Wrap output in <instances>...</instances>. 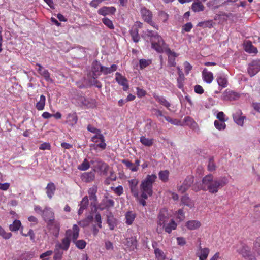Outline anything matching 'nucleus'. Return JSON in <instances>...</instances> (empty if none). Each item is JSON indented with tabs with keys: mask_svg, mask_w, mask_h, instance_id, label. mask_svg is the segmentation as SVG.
Wrapping results in <instances>:
<instances>
[{
	"mask_svg": "<svg viewBox=\"0 0 260 260\" xmlns=\"http://www.w3.org/2000/svg\"><path fill=\"white\" fill-rule=\"evenodd\" d=\"M152 246L154 249V254L156 260H169L162 250L155 247L154 244H152Z\"/></svg>",
	"mask_w": 260,
	"mask_h": 260,
	"instance_id": "31",
	"label": "nucleus"
},
{
	"mask_svg": "<svg viewBox=\"0 0 260 260\" xmlns=\"http://www.w3.org/2000/svg\"><path fill=\"white\" fill-rule=\"evenodd\" d=\"M209 252L210 250L208 248H202L200 245L197 255L199 257V260H206L208 256Z\"/></svg>",
	"mask_w": 260,
	"mask_h": 260,
	"instance_id": "21",
	"label": "nucleus"
},
{
	"mask_svg": "<svg viewBox=\"0 0 260 260\" xmlns=\"http://www.w3.org/2000/svg\"><path fill=\"white\" fill-rule=\"evenodd\" d=\"M185 226L189 230H196L201 226V223L198 220H191L186 222Z\"/></svg>",
	"mask_w": 260,
	"mask_h": 260,
	"instance_id": "25",
	"label": "nucleus"
},
{
	"mask_svg": "<svg viewBox=\"0 0 260 260\" xmlns=\"http://www.w3.org/2000/svg\"><path fill=\"white\" fill-rule=\"evenodd\" d=\"M79 227L77 224H74L72 241L78 248L80 249H83L85 248L87 243L84 240H77L79 235Z\"/></svg>",
	"mask_w": 260,
	"mask_h": 260,
	"instance_id": "7",
	"label": "nucleus"
},
{
	"mask_svg": "<svg viewBox=\"0 0 260 260\" xmlns=\"http://www.w3.org/2000/svg\"><path fill=\"white\" fill-rule=\"evenodd\" d=\"M130 34L132 36L133 41L135 43L139 42L140 36L138 34V29L136 25H134L130 30Z\"/></svg>",
	"mask_w": 260,
	"mask_h": 260,
	"instance_id": "37",
	"label": "nucleus"
},
{
	"mask_svg": "<svg viewBox=\"0 0 260 260\" xmlns=\"http://www.w3.org/2000/svg\"><path fill=\"white\" fill-rule=\"evenodd\" d=\"M78 121V117L76 113H70L67 117L66 123L71 126H74Z\"/></svg>",
	"mask_w": 260,
	"mask_h": 260,
	"instance_id": "28",
	"label": "nucleus"
},
{
	"mask_svg": "<svg viewBox=\"0 0 260 260\" xmlns=\"http://www.w3.org/2000/svg\"><path fill=\"white\" fill-rule=\"evenodd\" d=\"M143 36L145 39L148 38L150 39L152 48L158 53H165L169 49L167 44L157 32L147 30L143 32Z\"/></svg>",
	"mask_w": 260,
	"mask_h": 260,
	"instance_id": "3",
	"label": "nucleus"
},
{
	"mask_svg": "<svg viewBox=\"0 0 260 260\" xmlns=\"http://www.w3.org/2000/svg\"><path fill=\"white\" fill-rule=\"evenodd\" d=\"M151 63L152 60L151 59H141L139 60L140 68V69H143L151 64Z\"/></svg>",
	"mask_w": 260,
	"mask_h": 260,
	"instance_id": "52",
	"label": "nucleus"
},
{
	"mask_svg": "<svg viewBox=\"0 0 260 260\" xmlns=\"http://www.w3.org/2000/svg\"><path fill=\"white\" fill-rule=\"evenodd\" d=\"M237 252L245 260H256L251 252L250 248L247 245L241 243L237 247Z\"/></svg>",
	"mask_w": 260,
	"mask_h": 260,
	"instance_id": "6",
	"label": "nucleus"
},
{
	"mask_svg": "<svg viewBox=\"0 0 260 260\" xmlns=\"http://www.w3.org/2000/svg\"><path fill=\"white\" fill-rule=\"evenodd\" d=\"M89 205V201L87 196H85L79 204L80 207L78 212L79 215H81L84 211L87 209Z\"/></svg>",
	"mask_w": 260,
	"mask_h": 260,
	"instance_id": "24",
	"label": "nucleus"
},
{
	"mask_svg": "<svg viewBox=\"0 0 260 260\" xmlns=\"http://www.w3.org/2000/svg\"><path fill=\"white\" fill-rule=\"evenodd\" d=\"M208 169L209 171H213L216 169V165L214 162L213 158L211 157L209 160Z\"/></svg>",
	"mask_w": 260,
	"mask_h": 260,
	"instance_id": "58",
	"label": "nucleus"
},
{
	"mask_svg": "<svg viewBox=\"0 0 260 260\" xmlns=\"http://www.w3.org/2000/svg\"><path fill=\"white\" fill-rule=\"evenodd\" d=\"M245 118V117L242 115V112L240 110L237 111L233 114L234 121L240 126H243Z\"/></svg>",
	"mask_w": 260,
	"mask_h": 260,
	"instance_id": "23",
	"label": "nucleus"
},
{
	"mask_svg": "<svg viewBox=\"0 0 260 260\" xmlns=\"http://www.w3.org/2000/svg\"><path fill=\"white\" fill-rule=\"evenodd\" d=\"M191 9L194 12L203 11L204 10V6L201 2H196L192 3Z\"/></svg>",
	"mask_w": 260,
	"mask_h": 260,
	"instance_id": "39",
	"label": "nucleus"
},
{
	"mask_svg": "<svg viewBox=\"0 0 260 260\" xmlns=\"http://www.w3.org/2000/svg\"><path fill=\"white\" fill-rule=\"evenodd\" d=\"M91 141L95 143H97L96 145V148H100L102 149H104L106 148V144L105 142L104 137L101 132L95 134L91 138Z\"/></svg>",
	"mask_w": 260,
	"mask_h": 260,
	"instance_id": "13",
	"label": "nucleus"
},
{
	"mask_svg": "<svg viewBox=\"0 0 260 260\" xmlns=\"http://www.w3.org/2000/svg\"><path fill=\"white\" fill-rule=\"evenodd\" d=\"M260 71V59L252 61L248 66V73L252 77Z\"/></svg>",
	"mask_w": 260,
	"mask_h": 260,
	"instance_id": "12",
	"label": "nucleus"
},
{
	"mask_svg": "<svg viewBox=\"0 0 260 260\" xmlns=\"http://www.w3.org/2000/svg\"><path fill=\"white\" fill-rule=\"evenodd\" d=\"M214 126L218 130H224L225 128L226 124L224 122L221 121L215 120L214 121Z\"/></svg>",
	"mask_w": 260,
	"mask_h": 260,
	"instance_id": "55",
	"label": "nucleus"
},
{
	"mask_svg": "<svg viewBox=\"0 0 260 260\" xmlns=\"http://www.w3.org/2000/svg\"><path fill=\"white\" fill-rule=\"evenodd\" d=\"M197 26L202 27L203 28H211L213 27V21L212 20H208L200 22L198 23Z\"/></svg>",
	"mask_w": 260,
	"mask_h": 260,
	"instance_id": "51",
	"label": "nucleus"
},
{
	"mask_svg": "<svg viewBox=\"0 0 260 260\" xmlns=\"http://www.w3.org/2000/svg\"><path fill=\"white\" fill-rule=\"evenodd\" d=\"M87 128L88 131L95 134H97L101 132V131L100 129L95 128V127L90 124L87 126Z\"/></svg>",
	"mask_w": 260,
	"mask_h": 260,
	"instance_id": "63",
	"label": "nucleus"
},
{
	"mask_svg": "<svg viewBox=\"0 0 260 260\" xmlns=\"http://www.w3.org/2000/svg\"><path fill=\"white\" fill-rule=\"evenodd\" d=\"M140 142L145 146H151L154 142V139L152 138H146L145 136H141L140 139Z\"/></svg>",
	"mask_w": 260,
	"mask_h": 260,
	"instance_id": "41",
	"label": "nucleus"
},
{
	"mask_svg": "<svg viewBox=\"0 0 260 260\" xmlns=\"http://www.w3.org/2000/svg\"><path fill=\"white\" fill-rule=\"evenodd\" d=\"M114 205V201L113 200L106 199L102 200V202L99 205V208L101 210L105 209H109L113 207Z\"/></svg>",
	"mask_w": 260,
	"mask_h": 260,
	"instance_id": "22",
	"label": "nucleus"
},
{
	"mask_svg": "<svg viewBox=\"0 0 260 260\" xmlns=\"http://www.w3.org/2000/svg\"><path fill=\"white\" fill-rule=\"evenodd\" d=\"M90 162L85 158L83 161L78 166V169L80 171H86L90 168Z\"/></svg>",
	"mask_w": 260,
	"mask_h": 260,
	"instance_id": "48",
	"label": "nucleus"
},
{
	"mask_svg": "<svg viewBox=\"0 0 260 260\" xmlns=\"http://www.w3.org/2000/svg\"><path fill=\"white\" fill-rule=\"evenodd\" d=\"M73 232V227L72 230L69 229L67 230L65 234V237L61 240L60 243H57L55 246L63 251H67L70 247L71 240H72Z\"/></svg>",
	"mask_w": 260,
	"mask_h": 260,
	"instance_id": "5",
	"label": "nucleus"
},
{
	"mask_svg": "<svg viewBox=\"0 0 260 260\" xmlns=\"http://www.w3.org/2000/svg\"><path fill=\"white\" fill-rule=\"evenodd\" d=\"M42 216L47 223L55 220L54 212L50 207H47L43 210Z\"/></svg>",
	"mask_w": 260,
	"mask_h": 260,
	"instance_id": "14",
	"label": "nucleus"
},
{
	"mask_svg": "<svg viewBox=\"0 0 260 260\" xmlns=\"http://www.w3.org/2000/svg\"><path fill=\"white\" fill-rule=\"evenodd\" d=\"M48 228L50 233L55 238H57L59 235L60 229V222L57 220L52 221L47 223Z\"/></svg>",
	"mask_w": 260,
	"mask_h": 260,
	"instance_id": "10",
	"label": "nucleus"
},
{
	"mask_svg": "<svg viewBox=\"0 0 260 260\" xmlns=\"http://www.w3.org/2000/svg\"><path fill=\"white\" fill-rule=\"evenodd\" d=\"M122 163L123 164L127 169H129L132 172H137V166H135V164L132 162L131 161L127 159H123L121 161Z\"/></svg>",
	"mask_w": 260,
	"mask_h": 260,
	"instance_id": "44",
	"label": "nucleus"
},
{
	"mask_svg": "<svg viewBox=\"0 0 260 260\" xmlns=\"http://www.w3.org/2000/svg\"><path fill=\"white\" fill-rule=\"evenodd\" d=\"M164 118L169 122L172 124L178 125L180 123V121L176 119H172L169 116H164Z\"/></svg>",
	"mask_w": 260,
	"mask_h": 260,
	"instance_id": "61",
	"label": "nucleus"
},
{
	"mask_svg": "<svg viewBox=\"0 0 260 260\" xmlns=\"http://www.w3.org/2000/svg\"><path fill=\"white\" fill-rule=\"evenodd\" d=\"M139 180L138 179H132L128 181V184L131 190L132 194L137 199H139L141 197L138 185Z\"/></svg>",
	"mask_w": 260,
	"mask_h": 260,
	"instance_id": "9",
	"label": "nucleus"
},
{
	"mask_svg": "<svg viewBox=\"0 0 260 260\" xmlns=\"http://www.w3.org/2000/svg\"><path fill=\"white\" fill-rule=\"evenodd\" d=\"M46 98L44 95H41L40 96V100L36 103V108L38 110H42L44 109L45 105Z\"/></svg>",
	"mask_w": 260,
	"mask_h": 260,
	"instance_id": "46",
	"label": "nucleus"
},
{
	"mask_svg": "<svg viewBox=\"0 0 260 260\" xmlns=\"http://www.w3.org/2000/svg\"><path fill=\"white\" fill-rule=\"evenodd\" d=\"M202 77L204 81L207 83H211L213 80V74L208 71L207 69H204L202 72Z\"/></svg>",
	"mask_w": 260,
	"mask_h": 260,
	"instance_id": "26",
	"label": "nucleus"
},
{
	"mask_svg": "<svg viewBox=\"0 0 260 260\" xmlns=\"http://www.w3.org/2000/svg\"><path fill=\"white\" fill-rule=\"evenodd\" d=\"M103 66L100 62L95 60L92 64V74L95 78H98L102 73Z\"/></svg>",
	"mask_w": 260,
	"mask_h": 260,
	"instance_id": "19",
	"label": "nucleus"
},
{
	"mask_svg": "<svg viewBox=\"0 0 260 260\" xmlns=\"http://www.w3.org/2000/svg\"><path fill=\"white\" fill-rule=\"evenodd\" d=\"M167 50L165 53L168 57V64L170 67H175L176 65L175 57L177 56L176 54L170 49Z\"/></svg>",
	"mask_w": 260,
	"mask_h": 260,
	"instance_id": "27",
	"label": "nucleus"
},
{
	"mask_svg": "<svg viewBox=\"0 0 260 260\" xmlns=\"http://www.w3.org/2000/svg\"><path fill=\"white\" fill-rule=\"evenodd\" d=\"M194 92L197 94H201L204 93V90L203 87L199 85H196L194 87Z\"/></svg>",
	"mask_w": 260,
	"mask_h": 260,
	"instance_id": "64",
	"label": "nucleus"
},
{
	"mask_svg": "<svg viewBox=\"0 0 260 260\" xmlns=\"http://www.w3.org/2000/svg\"><path fill=\"white\" fill-rule=\"evenodd\" d=\"M0 236L4 239H8L11 237L12 234L11 233H6L3 228L0 226Z\"/></svg>",
	"mask_w": 260,
	"mask_h": 260,
	"instance_id": "59",
	"label": "nucleus"
},
{
	"mask_svg": "<svg viewBox=\"0 0 260 260\" xmlns=\"http://www.w3.org/2000/svg\"><path fill=\"white\" fill-rule=\"evenodd\" d=\"M207 6L211 9H216L218 7V0H211L207 3Z\"/></svg>",
	"mask_w": 260,
	"mask_h": 260,
	"instance_id": "57",
	"label": "nucleus"
},
{
	"mask_svg": "<svg viewBox=\"0 0 260 260\" xmlns=\"http://www.w3.org/2000/svg\"><path fill=\"white\" fill-rule=\"evenodd\" d=\"M63 255V251L60 249L55 246L54 260H61Z\"/></svg>",
	"mask_w": 260,
	"mask_h": 260,
	"instance_id": "50",
	"label": "nucleus"
},
{
	"mask_svg": "<svg viewBox=\"0 0 260 260\" xmlns=\"http://www.w3.org/2000/svg\"><path fill=\"white\" fill-rule=\"evenodd\" d=\"M95 177V172L94 171L85 172L81 175V180L86 183H89L93 181Z\"/></svg>",
	"mask_w": 260,
	"mask_h": 260,
	"instance_id": "20",
	"label": "nucleus"
},
{
	"mask_svg": "<svg viewBox=\"0 0 260 260\" xmlns=\"http://www.w3.org/2000/svg\"><path fill=\"white\" fill-rule=\"evenodd\" d=\"M244 47L245 51L249 53H257L258 52L256 48L254 47L250 41H245Z\"/></svg>",
	"mask_w": 260,
	"mask_h": 260,
	"instance_id": "36",
	"label": "nucleus"
},
{
	"mask_svg": "<svg viewBox=\"0 0 260 260\" xmlns=\"http://www.w3.org/2000/svg\"><path fill=\"white\" fill-rule=\"evenodd\" d=\"M36 66L38 67L37 71L44 78L45 80L51 83L53 82V80L50 77V73H49L48 71L43 68L39 63H37Z\"/></svg>",
	"mask_w": 260,
	"mask_h": 260,
	"instance_id": "18",
	"label": "nucleus"
},
{
	"mask_svg": "<svg viewBox=\"0 0 260 260\" xmlns=\"http://www.w3.org/2000/svg\"><path fill=\"white\" fill-rule=\"evenodd\" d=\"M140 12L143 19L145 22H147L157 29H158V25H155L154 23L152 21V14L150 10L145 7H143L141 8Z\"/></svg>",
	"mask_w": 260,
	"mask_h": 260,
	"instance_id": "8",
	"label": "nucleus"
},
{
	"mask_svg": "<svg viewBox=\"0 0 260 260\" xmlns=\"http://www.w3.org/2000/svg\"><path fill=\"white\" fill-rule=\"evenodd\" d=\"M80 101L82 105L85 106L87 108H93L96 106V102L94 100L82 97L80 99Z\"/></svg>",
	"mask_w": 260,
	"mask_h": 260,
	"instance_id": "32",
	"label": "nucleus"
},
{
	"mask_svg": "<svg viewBox=\"0 0 260 260\" xmlns=\"http://www.w3.org/2000/svg\"><path fill=\"white\" fill-rule=\"evenodd\" d=\"M253 251L254 254L260 256V237H257L254 242Z\"/></svg>",
	"mask_w": 260,
	"mask_h": 260,
	"instance_id": "40",
	"label": "nucleus"
},
{
	"mask_svg": "<svg viewBox=\"0 0 260 260\" xmlns=\"http://www.w3.org/2000/svg\"><path fill=\"white\" fill-rule=\"evenodd\" d=\"M115 76L116 81L119 85L123 86V90L124 91L127 90L128 88L127 80L118 72L116 73Z\"/></svg>",
	"mask_w": 260,
	"mask_h": 260,
	"instance_id": "17",
	"label": "nucleus"
},
{
	"mask_svg": "<svg viewBox=\"0 0 260 260\" xmlns=\"http://www.w3.org/2000/svg\"><path fill=\"white\" fill-rule=\"evenodd\" d=\"M97 190L98 187L95 185H93L89 189L88 193L90 200H93L94 201H96L97 200V197L96 196Z\"/></svg>",
	"mask_w": 260,
	"mask_h": 260,
	"instance_id": "38",
	"label": "nucleus"
},
{
	"mask_svg": "<svg viewBox=\"0 0 260 260\" xmlns=\"http://www.w3.org/2000/svg\"><path fill=\"white\" fill-rule=\"evenodd\" d=\"M90 164L93 165V171L95 172L96 170H102L106 164L99 159L91 160Z\"/></svg>",
	"mask_w": 260,
	"mask_h": 260,
	"instance_id": "34",
	"label": "nucleus"
},
{
	"mask_svg": "<svg viewBox=\"0 0 260 260\" xmlns=\"http://www.w3.org/2000/svg\"><path fill=\"white\" fill-rule=\"evenodd\" d=\"M228 183L227 178L225 177L214 179L211 174L205 176L202 179V184L200 187L194 184L192 186V189L198 191L201 189L205 190H209L210 193H215L218 191L219 189L222 188Z\"/></svg>",
	"mask_w": 260,
	"mask_h": 260,
	"instance_id": "1",
	"label": "nucleus"
},
{
	"mask_svg": "<svg viewBox=\"0 0 260 260\" xmlns=\"http://www.w3.org/2000/svg\"><path fill=\"white\" fill-rule=\"evenodd\" d=\"M136 217V214L132 211H128L125 214V220L126 224L132 225Z\"/></svg>",
	"mask_w": 260,
	"mask_h": 260,
	"instance_id": "29",
	"label": "nucleus"
},
{
	"mask_svg": "<svg viewBox=\"0 0 260 260\" xmlns=\"http://www.w3.org/2000/svg\"><path fill=\"white\" fill-rule=\"evenodd\" d=\"M169 172L167 170L160 171L158 173L159 179L164 182H166L169 180Z\"/></svg>",
	"mask_w": 260,
	"mask_h": 260,
	"instance_id": "45",
	"label": "nucleus"
},
{
	"mask_svg": "<svg viewBox=\"0 0 260 260\" xmlns=\"http://www.w3.org/2000/svg\"><path fill=\"white\" fill-rule=\"evenodd\" d=\"M181 203L190 208H192L193 206V203L188 196L186 195H185L181 198Z\"/></svg>",
	"mask_w": 260,
	"mask_h": 260,
	"instance_id": "49",
	"label": "nucleus"
},
{
	"mask_svg": "<svg viewBox=\"0 0 260 260\" xmlns=\"http://www.w3.org/2000/svg\"><path fill=\"white\" fill-rule=\"evenodd\" d=\"M156 100L160 104L164 106L167 108H169L171 106L170 103L166 99V98L162 96L154 95Z\"/></svg>",
	"mask_w": 260,
	"mask_h": 260,
	"instance_id": "42",
	"label": "nucleus"
},
{
	"mask_svg": "<svg viewBox=\"0 0 260 260\" xmlns=\"http://www.w3.org/2000/svg\"><path fill=\"white\" fill-rule=\"evenodd\" d=\"M157 176L155 174L148 175L140 184L141 197L147 199L152 194L153 184L155 181Z\"/></svg>",
	"mask_w": 260,
	"mask_h": 260,
	"instance_id": "4",
	"label": "nucleus"
},
{
	"mask_svg": "<svg viewBox=\"0 0 260 260\" xmlns=\"http://www.w3.org/2000/svg\"><path fill=\"white\" fill-rule=\"evenodd\" d=\"M193 25L191 22H188L182 27V31L189 32L192 29Z\"/></svg>",
	"mask_w": 260,
	"mask_h": 260,
	"instance_id": "60",
	"label": "nucleus"
},
{
	"mask_svg": "<svg viewBox=\"0 0 260 260\" xmlns=\"http://www.w3.org/2000/svg\"><path fill=\"white\" fill-rule=\"evenodd\" d=\"M96 78H95L94 76L93 75L92 78L89 80V83L90 85H93L98 88H101L102 87V84L100 81L96 79Z\"/></svg>",
	"mask_w": 260,
	"mask_h": 260,
	"instance_id": "53",
	"label": "nucleus"
},
{
	"mask_svg": "<svg viewBox=\"0 0 260 260\" xmlns=\"http://www.w3.org/2000/svg\"><path fill=\"white\" fill-rule=\"evenodd\" d=\"M217 81L219 86L225 88L228 86V79L226 75L220 74L217 77Z\"/></svg>",
	"mask_w": 260,
	"mask_h": 260,
	"instance_id": "35",
	"label": "nucleus"
},
{
	"mask_svg": "<svg viewBox=\"0 0 260 260\" xmlns=\"http://www.w3.org/2000/svg\"><path fill=\"white\" fill-rule=\"evenodd\" d=\"M117 69V66L116 64H112L110 67L103 66L102 73L105 75H107L115 71Z\"/></svg>",
	"mask_w": 260,
	"mask_h": 260,
	"instance_id": "47",
	"label": "nucleus"
},
{
	"mask_svg": "<svg viewBox=\"0 0 260 260\" xmlns=\"http://www.w3.org/2000/svg\"><path fill=\"white\" fill-rule=\"evenodd\" d=\"M175 215L176 219H178L179 221L183 220L185 218L183 210L182 209L178 210Z\"/></svg>",
	"mask_w": 260,
	"mask_h": 260,
	"instance_id": "56",
	"label": "nucleus"
},
{
	"mask_svg": "<svg viewBox=\"0 0 260 260\" xmlns=\"http://www.w3.org/2000/svg\"><path fill=\"white\" fill-rule=\"evenodd\" d=\"M102 22L109 29H113L114 26L112 21L107 17H104L102 19Z\"/></svg>",
	"mask_w": 260,
	"mask_h": 260,
	"instance_id": "54",
	"label": "nucleus"
},
{
	"mask_svg": "<svg viewBox=\"0 0 260 260\" xmlns=\"http://www.w3.org/2000/svg\"><path fill=\"white\" fill-rule=\"evenodd\" d=\"M170 214L167 209L162 208L160 210L157 216V228L158 233L162 232V229L168 233H170L173 230L176 229L177 224L173 220H169Z\"/></svg>",
	"mask_w": 260,
	"mask_h": 260,
	"instance_id": "2",
	"label": "nucleus"
},
{
	"mask_svg": "<svg viewBox=\"0 0 260 260\" xmlns=\"http://www.w3.org/2000/svg\"><path fill=\"white\" fill-rule=\"evenodd\" d=\"M116 9L114 7L104 6L98 10V13L99 15L105 16L106 15H113L116 12Z\"/></svg>",
	"mask_w": 260,
	"mask_h": 260,
	"instance_id": "16",
	"label": "nucleus"
},
{
	"mask_svg": "<svg viewBox=\"0 0 260 260\" xmlns=\"http://www.w3.org/2000/svg\"><path fill=\"white\" fill-rule=\"evenodd\" d=\"M23 227L20 220H17V231H20L22 235L24 236H30V239L32 241L35 240V234L32 230L30 229L27 233H24L22 231Z\"/></svg>",
	"mask_w": 260,
	"mask_h": 260,
	"instance_id": "33",
	"label": "nucleus"
},
{
	"mask_svg": "<svg viewBox=\"0 0 260 260\" xmlns=\"http://www.w3.org/2000/svg\"><path fill=\"white\" fill-rule=\"evenodd\" d=\"M237 94L231 90H226L223 94V99L224 100H231L234 99Z\"/></svg>",
	"mask_w": 260,
	"mask_h": 260,
	"instance_id": "43",
	"label": "nucleus"
},
{
	"mask_svg": "<svg viewBox=\"0 0 260 260\" xmlns=\"http://www.w3.org/2000/svg\"><path fill=\"white\" fill-rule=\"evenodd\" d=\"M56 187L54 183L50 182L47 184L46 187V191L47 197L50 199H52L54 194Z\"/></svg>",
	"mask_w": 260,
	"mask_h": 260,
	"instance_id": "30",
	"label": "nucleus"
},
{
	"mask_svg": "<svg viewBox=\"0 0 260 260\" xmlns=\"http://www.w3.org/2000/svg\"><path fill=\"white\" fill-rule=\"evenodd\" d=\"M184 77L180 76L177 78V86L179 89H182L183 88V81Z\"/></svg>",
	"mask_w": 260,
	"mask_h": 260,
	"instance_id": "62",
	"label": "nucleus"
},
{
	"mask_svg": "<svg viewBox=\"0 0 260 260\" xmlns=\"http://www.w3.org/2000/svg\"><path fill=\"white\" fill-rule=\"evenodd\" d=\"M137 240L135 237H131L126 238L125 241L124 242L125 249L127 250L133 251L136 248Z\"/></svg>",
	"mask_w": 260,
	"mask_h": 260,
	"instance_id": "15",
	"label": "nucleus"
},
{
	"mask_svg": "<svg viewBox=\"0 0 260 260\" xmlns=\"http://www.w3.org/2000/svg\"><path fill=\"white\" fill-rule=\"evenodd\" d=\"M193 182V177L187 176L183 181L182 184L178 185L177 190L180 193H183L187 190Z\"/></svg>",
	"mask_w": 260,
	"mask_h": 260,
	"instance_id": "11",
	"label": "nucleus"
}]
</instances>
